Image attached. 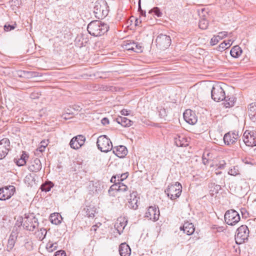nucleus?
Returning <instances> with one entry per match:
<instances>
[{
    "label": "nucleus",
    "mask_w": 256,
    "mask_h": 256,
    "mask_svg": "<svg viewBox=\"0 0 256 256\" xmlns=\"http://www.w3.org/2000/svg\"><path fill=\"white\" fill-rule=\"evenodd\" d=\"M182 192V186L178 182H176L174 184H172L168 186L165 190V192L171 200H175L178 198L181 194Z\"/></svg>",
    "instance_id": "nucleus-4"
},
{
    "label": "nucleus",
    "mask_w": 256,
    "mask_h": 256,
    "mask_svg": "<svg viewBox=\"0 0 256 256\" xmlns=\"http://www.w3.org/2000/svg\"><path fill=\"white\" fill-rule=\"evenodd\" d=\"M248 113L250 119L255 122L256 120V102H252L248 105Z\"/></svg>",
    "instance_id": "nucleus-25"
},
{
    "label": "nucleus",
    "mask_w": 256,
    "mask_h": 256,
    "mask_svg": "<svg viewBox=\"0 0 256 256\" xmlns=\"http://www.w3.org/2000/svg\"><path fill=\"white\" fill-rule=\"evenodd\" d=\"M116 176H112L111 178L110 181L112 182H114V184L117 183V182H116Z\"/></svg>",
    "instance_id": "nucleus-59"
},
{
    "label": "nucleus",
    "mask_w": 256,
    "mask_h": 256,
    "mask_svg": "<svg viewBox=\"0 0 256 256\" xmlns=\"http://www.w3.org/2000/svg\"><path fill=\"white\" fill-rule=\"evenodd\" d=\"M243 142L248 146H256V133L254 132L246 131L242 136Z\"/></svg>",
    "instance_id": "nucleus-11"
},
{
    "label": "nucleus",
    "mask_w": 256,
    "mask_h": 256,
    "mask_svg": "<svg viewBox=\"0 0 256 256\" xmlns=\"http://www.w3.org/2000/svg\"><path fill=\"white\" fill-rule=\"evenodd\" d=\"M62 220V216L58 213L52 214L50 216V222L56 225L60 224Z\"/></svg>",
    "instance_id": "nucleus-29"
},
{
    "label": "nucleus",
    "mask_w": 256,
    "mask_h": 256,
    "mask_svg": "<svg viewBox=\"0 0 256 256\" xmlns=\"http://www.w3.org/2000/svg\"><path fill=\"white\" fill-rule=\"evenodd\" d=\"M28 158V155L26 152H22L20 158H14V161L18 166H23L26 164V160Z\"/></svg>",
    "instance_id": "nucleus-26"
},
{
    "label": "nucleus",
    "mask_w": 256,
    "mask_h": 256,
    "mask_svg": "<svg viewBox=\"0 0 256 256\" xmlns=\"http://www.w3.org/2000/svg\"><path fill=\"white\" fill-rule=\"evenodd\" d=\"M228 174L230 175L236 176L239 174L238 166H234L230 168L228 172Z\"/></svg>",
    "instance_id": "nucleus-43"
},
{
    "label": "nucleus",
    "mask_w": 256,
    "mask_h": 256,
    "mask_svg": "<svg viewBox=\"0 0 256 256\" xmlns=\"http://www.w3.org/2000/svg\"><path fill=\"white\" fill-rule=\"evenodd\" d=\"M236 98L234 96H226V98L224 99V103L226 108L232 107L234 105Z\"/></svg>",
    "instance_id": "nucleus-27"
},
{
    "label": "nucleus",
    "mask_w": 256,
    "mask_h": 256,
    "mask_svg": "<svg viewBox=\"0 0 256 256\" xmlns=\"http://www.w3.org/2000/svg\"><path fill=\"white\" fill-rule=\"evenodd\" d=\"M46 147L44 146V145H40L36 150L37 151H39L41 152L44 151Z\"/></svg>",
    "instance_id": "nucleus-57"
},
{
    "label": "nucleus",
    "mask_w": 256,
    "mask_h": 256,
    "mask_svg": "<svg viewBox=\"0 0 256 256\" xmlns=\"http://www.w3.org/2000/svg\"><path fill=\"white\" fill-rule=\"evenodd\" d=\"M42 168V164L40 159L34 158L28 166L30 171L34 172H36L40 171Z\"/></svg>",
    "instance_id": "nucleus-21"
},
{
    "label": "nucleus",
    "mask_w": 256,
    "mask_h": 256,
    "mask_svg": "<svg viewBox=\"0 0 256 256\" xmlns=\"http://www.w3.org/2000/svg\"><path fill=\"white\" fill-rule=\"evenodd\" d=\"M57 246L58 244L56 242L54 244L48 242L46 244V248L49 252H52L56 249Z\"/></svg>",
    "instance_id": "nucleus-42"
},
{
    "label": "nucleus",
    "mask_w": 256,
    "mask_h": 256,
    "mask_svg": "<svg viewBox=\"0 0 256 256\" xmlns=\"http://www.w3.org/2000/svg\"><path fill=\"white\" fill-rule=\"evenodd\" d=\"M144 216L154 222L157 221L160 217V210L158 206H149Z\"/></svg>",
    "instance_id": "nucleus-13"
},
{
    "label": "nucleus",
    "mask_w": 256,
    "mask_h": 256,
    "mask_svg": "<svg viewBox=\"0 0 256 256\" xmlns=\"http://www.w3.org/2000/svg\"><path fill=\"white\" fill-rule=\"evenodd\" d=\"M18 76L20 77L30 78L36 76V72L26 70H20L18 72Z\"/></svg>",
    "instance_id": "nucleus-32"
},
{
    "label": "nucleus",
    "mask_w": 256,
    "mask_h": 256,
    "mask_svg": "<svg viewBox=\"0 0 256 256\" xmlns=\"http://www.w3.org/2000/svg\"><path fill=\"white\" fill-rule=\"evenodd\" d=\"M140 14L141 16H146V11L141 10V11L140 12Z\"/></svg>",
    "instance_id": "nucleus-61"
},
{
    "label": "nucleus",
    "mask_w": 256,
    "mask_h": 256,
    "mask_svg": "<svg viewBox=\"0 0 256 256\" xmlns=\"http://www.w3.org/2000/svg\"><path fill=\"white\" fill-rule=\"evenodd\" d=\"M128 176V173H124V174H120V179L118 180V182H122V181H123L124 180H125L127 178Z\"/></svg>",
    "instance_id": "nucleus-53"
},
{
    "label": "nucleus",
    "mask_w": 256,
    "mask_h": 256,
    "mask_svg": "<svg viewBox=\"0 0 256 256\" xmlns=\"http://www.w3.org/2000/svg\"><path fill=\"white\" fill-rule=\"evenodd\" d=\"M48 140H43L41 142H40V145H44V146L45 147H46L48 144Z\"/></svg>",
    "instance_id": "nucleus-58"
},
{
    "label": "nucleus",
    "mask_w": 256,
    "mask_h": 256,
    "mask_svg": "<svg viewBox=\"0 0 256 256\" xmlns=\"http://www.w3.org/2000/svg\"><path fill=\"white\" fill-rule=\"evenodd\" d=\"M214 185V190L213 192H215L216 193H218V191L221 189V186L219 184H215Z\"/></svg>",
    "instance_id": "nucleus-54"
},
{
    "label": "nucleus",
    "mask_w": 256,
    "mask_h": 256,
    "mask_svg": "<svg viewBox=\"0 0 256 256\" xmlns=\"http://www.w3.org/2000/svg\"><path fill=\"white\" fill-rule=\"evenodd\" d=\"M96 145L98 149L102 152H107L112 148V142L106 135H102L98 137Z\"/></svg>",
    "instance_id": "nucleus-3"
},
{
    "label": "nucleus",
    "mask_w": 256,
    "mask_h": 256,
    "mask_svg": "<svg viewBox=\"0 0 256 256\" xmlns=\"http://www.w3.org/2000/svg\"><path fill=\"white\" fill-rule=\"evenodd\" d=\"M16 192L15 187L9 186L0 188V200H5L10 198Z\"/></svg>",
    "instance_id": "nucleus-12"
},
{
    "label": "nucleus",
    "mask_w": 256,
    "mask_h": 256,
    "mask_svg": "<svg viewBox=\"0 0 256 256\" xmlns=\"http://www.w3.org/2000/svg\"><path fill=\"white\" fill-rule=\"evenodd\" d=\"M86 211V215L88 218H94L96 213V208L94 207L86 206L84 209Z\"/></svg>",
    "instance_id": "nucleus-36"
},
{
    "label": "nucleus",
    "mask_w": 256,
    "mask_h": 256,
    "mask_svg": "<svg viewBox=\"0 0 256 256\" xmlns=\"http://www.w3.org/2000/svg\"><path fill=\"white\" fill-rule=\"evenodd\" d=\"M226 164H220V166H218L220 168H224Z\"/></svg>",
    "instance_id": "nucleus-64"
},
{
    "label": "nucleus",
    "mask_w": 256,
    "mask_h": 256,
    "mask_svg": "<svg viewBox=\"0 0 256 256\" xmlns=\"http://www.w3.org/2000/svg\"><path fill=\"white\" fill-rule=\"evenodd\" d=\"M212 98L215 102L223 100L226 98V94L220 85L216 84L212 86L211 90Z\"/></svg>",
    "instance_id": "nucleus-9"
},
{
    "label": "nucleus",
    "mask_w": 256,
    "mask_h": 256,
    "mask_svg": "<svg viewBox=\"0 0 256 256\" xmlns=\"http://www.w3.org/2000/svg\"><path fill=\"white\" fill-rule=\"evenodd\" d=\"M232 44V42H231L230 40H228V42H226V41H224L219 45V46L217 48V50L218 51L222 52L230 48Z\"/></svg>",
    "instance_id": "nucleus-34"
},
{
    "label": "nucleus",
    "mask_w": 256,
    "mask_h": 256,
    "mask_svg": "<svg viewBox=\"0 0 256 256\" xmlns=\"http://www.w3.org/2000/svg\"><path fill=\"white\" fill-rule=\"evenodd\" d=\"M101 122L104 126H106L109 124V120L107 118H104L101 120Z\"/></svg>",
    "instance_id": "nucleus-55"
},
{
    "label": "nucleus",
    "mask_w": 256,
    "mask_h": 256,
    "mask_svg": "<svg viewBox=\"0 0 256 256\" xmlns=\"http://www.w3.org/2000/svg\"><path fill=\"white\" fill-rule=\"evenodd\" d=\"M127 223L128 219L125 217H120L118 218L117 221L114 224V228L117 230L119 234H120L123 232Z\"/></svg>",
    "instance_id": "nucleus-18"
},
{
    "label": "nucleus",
    "mask_w": 256,
    "mask_h": 256,
    "mask_svg": "<svg viewBox=\"0 0 256 256\" xmlns=\"http://www.w3.org/2000/svg\"><path fill=\"white\" fill-rule=\"evenodd\" d=\"M86 138L83 135H78L72 138L70 145L71 148L78 150L82 147L84 144Z\"/></svg>",
    "instance_id": "nucleus-14"
},
{
    "label": "nucleus",
    "mask_w": 256,
    "mask_h": 256,
    "mask_svg": "<svg viewBox=\"0 0 256 256\" xmlns=\"http://www.w3.org/2000/svg\"><path fill=\"white\" fill-rule=\"evenodd\" d=\"M239 214L234 210H228L224 214L226 222L230 226H234L240 220Z\"/></svg>",
    "instance_id": "nucleus-7"
},
{
    "label": "nucleus",
    "mask_w": 256,
    "mask_h": 256,
    "mask_svg": "<svg viewBox=\"0 0 256 256\" xmlns=\"http://www.w3.org/2000/svg\"><path fill=\"white\" fill-rule=\"evenodd\" d=\"M130 112L126 109H123L120 111V113L122 115L124 116H128L130 114Z\"/></svg>",
    "instance_id": "nucleus-56"
},
{
    "label": "nucleus",
    "mask_w": 256,
    "mask_h": 256,
    "mask_svg": "<svg viewBox=\"0 0 256 256\" xmlns=\"http://www.w3.org/2000/svg\"><path fill=\"white\" fill-rule=\"evenodd\" d=\"M220 40L218 39V38L216 36H214L210 40V44L214 46L218 44Z\"/></svg>",
    "instance_id": "nucleus-49"
},
{
    "label": "nucleus",
    "mask_w": 256,
    "mask_h": 256,
    "mask_svg": "<svg viewBox=\"0 0 256 256\" xmlns=\"http://www.w3.org/2000/svg\"><path fill=\"white\" fill-rule=\"evenodd\" d=\"M119 188L120 182H118L111 186L108 190L110 196H115V192H119Z\"/></svg>",
    "instance_id": "nucleus-33"
},
{
    "label": "nucleus",
    "mask_w": 256,
    "mask_h": 256,
    "mask_svg": "<svg viewBox=\"0 0 256 256\" xmlns=\"http://www.w3.org/2000/svg\"><path fill=\"white\" fill-rule=\"evenodd\" d=\"M171 42L170 37L168 35L162 34H160L156 40L157 48L161 50L168 48L170 46Z\"/></svg>",
    "instance_id": "nucleus-6"
},
{
    "label": "nucleus",
    "mask_w": 256,
    "mask_h": 256,
    "mask_svg": "<svg viewBox=\"0 0 256 256\" xmlns=\"http://www.w3.org/2000/svg\"><path fill=\"white\" fill-rule=\"evenodd\" d=\"M118 251L120 256H130L131 254V249L126 242L122 243L120 245Z\"/></svg>",
    "instance_id": "nucleus-23"
},
{
    "label": "nucleus",
    "mask_w": 256,
    "mask_h": 256,
    "mask_svg": "<svg viewBox=\"0 0 256 256\" xmlns=\"http://www.w3.org/2000/svg\"><path fill=\"white\" fill-rule=\"evenodd\" d=\"M242 161L245 164L253 165L254 164V161L250 158H244L242 159Z\"/></svg>",
    "instance_id": "nucleus-47"
},
{
    "label": "nucleus",
    "mask_w": 256,
    "mask_h": 256,
    "mask_svg": "<svg viewBox=\"0 0 256 256\" xmlns=\"http://www.w3.org/2000/svg\"><path fill=\"white\" fill-rule=\"evenodd\" d=\"M137 192H132L130 194V198L128 202V206L133 210H136L138 208V202L140 199L139 197L137 196Z\"/></svg>",
    "instance_id": "nucleus-19"
},
{
    "label": "nucleus",
    "mask_w": 256,
    "mask_h": 256,
    "mask_svg": "<svg viewBox=\"0 0 256 256\" xmlns=\"http://www.w3.org/2000/svg\"><path fill=\"white\" fill-rule=\"evenodd\" d=\"M109 29L108 26L100 20H93L88 26V33L94 36H100L104 34Z\"/></svg>",
    "instance_id": "nucleus-1"
},
{
    "label": "nucleus",
    "mask_w": 256,
    "mask_h": 256,
    "mask_svg": "<svg viewBox=\"0 0 256 256\" xmlns=\"http://www.w3.org/2000/svg\"><path fill=\"white\" fill-rule=\"evenodd\" d=\"M11 150L10 142L8 138L0 140V160L4 158Z\"/></svg>",
    "instance_id": "nucleus-10"
},
{
    "label": "nucleus",
    "mask_w": 256,
    "mask_h": 256,
    "mask_svg": "<svg viewBox=\"0 0 256 256\" xmlns=\"http://www.w3.org/2000/svg\"><path fill=\"white\" fill-rule=\"evenodd\" d=\"M242 53V50L238 46H234L230 51L231 56L234 58H238Z\"/></svg>",
    "instance_id": "nucleus-31"
},
{
    "label": "nucleus",
    "mask_w": 256,
    "mask_h": 256,
    "mask_svg": "<svg viewBox=\"0 0 256 256\" xmlns=\"http://www.w3.org/2000/svg\"><path fill=\"white\" fill-rule=\"evenodd\" d=\"M52 186V183L50 182L48 184L45 183L42 184L40 186V189L43 192H48L50 190Z\"/></svg>",
    "instance_id": "nucleus-40"
},
{
    "label": "nucleus",
    "mask_w": 256,
    "mask_h": 256,
    "mask_svg": "<svg viewBox=\"0 0 256 256\" xmlns=\"http://www.w3.org/2000/svg\"><path fill=\"white\" fill-rule=\"evenodd\" d=\"M174 140L177 146L186 147L188 145L186 138L182 135H176L174 138Z\"/></svg>",
    "instance_id": "nucleus-24"
},
{
    "label": "nucleus",
    "mask_w": 256,
    "mask_h": 256,
    "mask_svg": "<svg viewBox=\"0 0 256 256\" xmlns=\"http://www.w3.org/2000/svg\"><path fill=\"white\" fill-rule=\"evenodd\" d=\"M134 52L140 53L142 52V48L140 44L135 42Z\"/></svg>",
    "instance_id": "nucleus-45"
},
{
    "label": "nucleus",
    "mask_w": 256,
    "mask_h": 256,
    "mask_svg": "<svg viewBox=\"0 0 256 256\" xmlns=\"http://www.w3.org/2000/svg\"><path fill=\"white\" fill-rule=\"evenodd\" d=\"M213 230H216L218 232H221L224 230L223 226H219L218 225H214L212 227Z\"/></svg>",
    "instance_id": "nucleus-51"
},
{
    "label": "nucleus",
    "mask_w": 256,
    "mask_h": 256,
    "mask_svg": "<svg viewBox=\"0 0 256 256\" xmlns=\"http://www.w3.org/2000/svg\"><path fill=\"white\" fill-rule=\"evenodd\" d=\"M47 232L46 230L44 228H40L38 231L36 232V238H38L40 240H44L46 234Z\"/></svg>",
    "instance_id": "nucleus-35"
},
{
    "label": "nucleus",
    "mask_w": 256,
    "mask_h": 256,
    "mask_svg": "<svg viewBox=\"0 0 256 256\" xmlns=\"http://www.w3.org/2000/svg\"><path fill=\"white\" fill-rule=\"evenodd\" d=\"M140 0H138V12H139L141 11V10H142V7H141Z\"/></svg>",
    "instance_id": "nucleus-60"
},
{
    "label": "nucleus",
    "mask_w": 256,
    "mask_h": 256,
    "mask_svg": "<svg viewBox=\"0 0 256 256\" xmlns=\"http://www.w3.org/2000/svg\"><path fill=\"white\" fill-rule=\"evenodd\" d=\"M184 118L187 123L190 124H194L198 120L195 113L190 109L186 110L184 112Z\"/></svg>",
    "instance_id": "nucleus-17"
},
{
    "label": "nucleus",
    "mask_w": 256,
    "mask_h": 256,
    "mask_svg": "<svg viewBox=\"0 0 256 256\" xmlns=\"http://www.w3.org/2000/svg\"><path fill=\"white\" fill-rule=\"evenodd\" d=\"M249 236V230L248 226L246 225H242L236 230V233L235 235V240L237 244H242L248 240Z\"/></svg>",
    "instance_id": "nucleus-5"
},
{
    "label": "nucleus",
    "mask_w": 256,
    "mask_h": 256,
    "mask_svg": "<svg viewBox=\"0 0 256 256\" xmlns=\"http://www.w3.org/2000/svg\"><path fill=\"white\" fill-rule=\"evenodd\" d=\"M16 26L17 24L16 22H14L13 24H10L6 23L4 26V30L6 32L14 30L16 28Z\"/></svg>",
    "instance_id": "nucleus-41"
},
{
    "label": "nucleus",
    "mask_w": 256,
    "mask_h": 256,
    "mask_svg": "<svg viewBox=\"0 0 256 256\" xmlns=\"http://www.w3.org/2000/svg\"><path fill=\"white\" fill-rule=\"evenodd\" d=\"M20 0H15L14 1V4L15 6L19 5L20 4Z\"/></svg>",
    "instance_id": "nucleus-62"
},
{
    "label": "nucleus",
    "mask_w": 256,
    "mask_h": 256,
    "mask_svg": "<svg viewBox=\"0 0 256 256\" xmlns=\"http://www.w3.org/2000/svg\"><path fill=\"white\" fill-rule=\"evenodd\" d=\"M159 115L160 118H165L167 116L166 110L164 108H160L159 110Z\"/></svg>",
    "instance_id": "nucleus-46"
},
{
    "label": "nucleus",
    "mask_w": 256,
    "mask_h": 256,
    "mask_svg": "<svg viewBox=\"0 0 256 256\" xmlns=\"http://www.w3.org/2000/svg\"><path fill=\"white\" fill-rule=\"evenodd\" d=\"M135 42L132 40H126L124 41L122 47L127 50H132L134 52V47Z\"/></svg>",
    "instance_id": "nucleus-30"
},
{
    "label": "nucleus",
    "mask_w": 256,
    "mask_h": 256,
    "mask_svg": "<svg viewBox=\"0 0 256 256\" xmlns=\"http://www.w3.org/2000/svg\"><path fill=\"white\" fill-rule=\"evenodd\" d=\"M116 122L124 127H129L133 124V122L125 117L118 116Z\"/></svg>",
    "instance_id": "nucleus-28"
},
{
    "label": "nucleus",
    "mask_w": 256,
    "mask_h": 256,
    "mask_svg": "<svg viewBox=\"0 0 256 256\" xmlns=\"http://www.w3.org/2000/svg\"><path fill=\"white\" fill-rule=\"evenodd\" d=\"M108 6L104 0H98L95 2L94 7V12L95 17L98 19L104 18L108 13Z\"/></svg>",
    "instance_id": "nucleus-2"
},
{
    "label": "nucleus",
    "mask_w": 256,
    "mask_h": 256,
    "mask_svg": "<svg viewBox=\"0 0 256 256\" xmlns=\"http://www.w3.org/2000/svg\"><path fill=\"white\" fill-rule=\"evenodd\" d=\"M208 26V20L205 18H202L198 26L200 29L206 30Z\"/></svg>",
    "instance_id": "nucleus-39"
},
{
    "label": "nucleus",
    "mask_w": 256,
    "mask_h": 256,
    "mask_svg": "<svg viewBox=\"0 0 256 256\" xmlns=\"http://www.w3.org/2000/svg\"><path fill=\"white\" fill-rule=\"evenodd\" d=\"M149 14H154L157 17H161L162 15V13L160 11V9L158 7H154L148 11Z\"/></svg>",
    "instance_id": "nucleus-38"
},
{
    "label": "nucleus",
    "mask_w": 256,
    "mask_h": 256,
    "mask_svg": "<svg viewBox=\"0 0 256 256\" xmlns=\"http://www.w3.org/2000/svg\"><path fill=\"white\" fill-rule=\"evenodd\" d=\"M239 138L238 132H230L224 135V141L226 144L231 145L234 144Z\"/></svg>",
    "instance_id": "nucleus-15"
},
{
    "label": "nucleus",
    "mask_w": 256,
    "mask_h": 256,
    "mask_svg": "<svg viewBox=\"0 0 256 256\" xmlns=\"http://www.w3.org/2000/svg\"><path fill=\"white\" fill-rule=\"evenodd\" d=\"M96 227H97V226H96V225H94V226H92V228L91 230H94V231H96Z\"/></svg>",
    "instance_id": "nucleus-63"
},
{
    "label": "nucleus",
    "mask_w": 256,
    "mask_h": 256,
    "mask_svg": "<svg viewBox=\"0 0 256 256\" xmlns=\"http://www.w3.org/2000/svg\"><path fill=\"white\" fill-rule=\"evenodd\" d=\"M228 34V32H221L218 33V34L216 36L219 40H222L224 38L226 37Z\"/></svg>",
    "instance_id": "nucleus-50"
},
{
    "label": "nucleus",
    "mask_w": 256,
    "mask_h": 256,
    "mask_svg": "<svg viewBox=\"0 0 256 256\" xmlns=\"http://www.w3.org/2000/svg\"><path fill=\"white\" fill-rule=\"evenodd\" d=\"M54 256H66V255L64 250H60L56 252Z\"/></svg>",
    "instance_id": "nucleus-52"
},
{
    "label": "nucleus",
    "mask_w": 256,
    "mask_h": 256,
    "mask_svg": "<svg viewBox=\"0 0 256 256\" xmlns=\"http://www.w3.org/2000/svg\"><path fill=\"white\" fill-rule=\"evenodd\" d=\"M180 230L188 235H191L194 232L195 228L192 223L185 222L183 226L180 227Z\"/></svg>",
    "instance_id": "nucleus-22"
},
{
    "label": "nucleus",
    "mask_w": 256,
    "mask_h": 256,
    "mask_svg": "<svg viewBox=\"0 0 256 256\" xmlns=\"http://www.w3.org/2000/svg\"><path fill=\"white\" fill-rule=\"evenodd\" d=\"M35 176L31 174L26 176L24 179V182L28 185H32L35 181Z\"/></svg>",
    "instance_id": "nucleus-37"
},
{
    "label": "nucleus",
    "mask_w": 256,
    "mask_h": 256,
    "mask_svg": "<svg viewBox=\"0 0 256 256\" xmlns=\"http://www.w3.org/2000/svg\"><path fill=\"white\" fill-rule=\"evenodd\" d=\"M19 234V230L14 228L12 230V232L9 236L6 250L8 252H10L14 248L15 243L16 241L18 235Z\"/></svg>",
    "instance_id": "nucleus-16"
},
{
    "label": "nucleus",
    "mask_w": 256,
    "mask_h": 256,
    "mask_svg": "<svg viewBox=\"0 0 256 256\" xmlns=\"http://www.w3.org/2000/svg\"><path fill=\"white\" fill-rule=\"evenodd\" d=\"M127 148L125 146H119L113 148V152L120 158H124L127 154Z\"/></svg>",
    "instance_id": "nucleus-20"
},
{
    "label": "nucleus",
    "mask_w": 256,
    "mask_h": 256,
    "mask_svg": "<svg viewBox=\"0 0 256 256\" xmlns=\"http://www.w3.org/2000/svg\"><path fill=\"white\" fill-rule=\"evenodd\" d=\"M22 222H23V218L22 217H20L19 220L16 222L12 230H14V228H16V230H18L20 231L19 228L22 226Z\"/></svg>",
    "instance_id": "nucleus-44"
},
{
    "label": "nucleus",
    "mask_w": 256,
    "mask_h": 256,
    "mask_svg": "<svg viewBox=\"0 0 256 256\" xmlns=\"http://www.w3.org/2000/svg\"><path fill=\"white\" fill-rule=\"evenodd\" d=\"M39 223L38 219L33 216H26L24 218L23 227L24 229L33 232L38 228Z\"/></svg>",
    "instance_id": "nucleus-8"
},
{
    "label": "nucleus",
    "mask_w": 256,
    "mask_h": 256,
    "mask_svg": "<svg viewBox=\"0 0 256 256\" xmlns=\"http://www.w3.org/2000/svg\"><path fill=\"white\" fill-rule=\"evenodd\" d=\"M128 190V186L124 184L123 183L120 182V188L119 192H124Z\"/></svg>",
    "instance_id": "nucleus-48"
}]
</instances>
